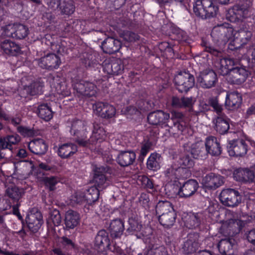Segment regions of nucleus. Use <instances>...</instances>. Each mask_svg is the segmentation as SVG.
<instances>
[{"mask_svg": "<svg viewBox=\"0 0 255 255\" xmlns=\"http://www.w3.org/2000/svg\"><path fill=\"white\" fill-rule=\"evenodd\" d=\"M224 183V178L222 176L213 173L206 175L202 180L203 186L211 190L216 189L222 186Z\"/></svg>", "mask_w": 255, "mask_h": 255, "instance_id": "15", "label": "nucleus"}, {"mask_svg": "<svg viewBox=\"0 0 255 255\" xmlns=\"http://www.w3.org/2000/svg\"><path fill=\"white\" fill-rule=\"evenodd\" d=\"M205 145L207 154L208 153L215 156H217L221 154V147L216 137L211 136L207 138Z\"/></svg>", "mask_w": 255, "mask_h": 255, "instance_id": "24", "label": "nucleus"}, {"mask_svg": "<svg viewBox=\"0 0 255 255\" xmlns=\"http://www.w3.org/2000/svg\"><path fill=\"white\" fill-rule=\"evenodd\" d=\"M161 160L160 154L157 153H151L147 161V167L150 170L156 171L160 167Z\"/></svg>", "mask_w": 255, "mask_h": 255, "instance_id": "39", "label": "nucleus"}, {"mask_svg": "<svg viewBox=\"0 0 255 255\" xmlns=\"http://www.w3.org/2000/svg\"><path fill=\"white\" fill-rule=\"evenodd\" d=\"M215 128L220 134H224L229 129V124L225 116L217 117L214 121Z\"/></svg>", "mask_w": 255, "mask_h": 255, "instance_id": "37", "label": "nucleus"}, {"mask_svg": "<svg viewBox=\"0 0 255 255\" xmlns=\"http://www.w3.org/2000/svg\"><path fill=\"white\" fill-rule=\"evenodd\" d=\"M17 130L24 136H30L32 135L33 133L31 129L22 127H18L17 128Z\"/></svg>", "mask_w": 255, "mask_h": 255, "instance_id": "60", "label": "nucleus"}, {"mask_svg": "<svg viewBox=\"0 0 255 255\" xmlns=\"http://www.w3.org/2000/svg\"><path fill=\"white\" fill-rule=\"evenodd\" d=\"M95 186L99 190L106 188L110 184V181L106 175L105 169L103 167L97 168L95 170L93 177Z\"/></svg>", "mask_w": 255, "mask_h": 255, "instance_id": "16", "label": "nucleus"}, {"mask_svg": "<svg viewBox=\"0 0 255 255\" xmlns=\"http://www.w3.org/2000/svg\"><path fill=\"white\" fill-rule=\"evenodd\" d=\"M234 35H235V40L239 39L243 44L248 42L252 36V32L247 28H241L239 31H234Z\"/></svg>", "mask_w": 255, "mask_h": 255, "instance_id": "44", "label": "nucleus"}, {"mask_svg": "<svg viewBox=\"0 0 255 255\" xmlns=\"http://www.w3.org/2000/svg\"><path fill=\"white\" fill-rule=\"evenodd\" d=\"M86 193L84 191H77L71 196V203L73 204L86 203Z\"/></svg>", "mask_w": 255, "mask_h": 255, "instance_id": "53", "label": "nucleus"}, {"mask_svg": "<svg viewBox=\"0 0 255 255\" xmlns=\"http://www.w3.org/2000/svg\"><path fill=\"white\" fill-rule=\"evenodd\" d=\"M156 214L159 215L163 214H167L169 212L174 211L173 207L171 203L167 201H159L156 206Z\"/></svg>", "mask_w": 255, "mask_h": 255, "instance_id": "43", "label": "nucleus"}, {"mask_svg": "<svg viewBox=\"0 0 255 255\" xmlns=\"http://www.w3.org/2000/svg\"><path fill=\"white\" fill-rule=\"evenodd\" d=\"M121 45V42L118 40L112 37H108L103 42L102 47L105 52L112 54L118 51Z\"/></svg>", "mask_w": 255, "mask_h": 255, "instance_id": "25", "label": "nucleus"}, {"mask_svg": "<svg viewBox=\"0 0 255 255\" xmlns=\"http://www.w3.org/2000/svg\"><path fill=\"white\" fill-rule=\"evenodd\" d=\"M77 151L76 145L72 143H66L59 146L58 153L61 157L66 158L75 153Z\"/></svg>", "mask_w": 255, "mask_h": 255, "instance_id": "30", "label": "nucleus"}, {"mask_svg": "<svg viewBox=\"0 0 255 255\" xmlns=\"http://www.w3.org/2000/svg\"><path fill=\"white\" fill-rule=\"evenodd\" d=\"M92 135L89 139H87V136H85V132L83 135L79 136L78 143L82 146H89L91 144H94L96 142L101 141L105 140L106 137V133L103 127L100 125L94 123Z\"/></svg>", "mask_w": 255, "mask_h": 255, "instance_id": "2", "label": "nucleus"}, {"mask_svg": "<svg viewBox=\"0 0 255 255\" xmlns=\"http://www.w3.org/2000/svg\"><path fill=\"white\" fill-rule=\"evenodd\" d=\"M3 34L18 39L24 38L28 33V29L21 24H8L3 28Z\"/></svg>", "mask_w": 255, "mask_h": 255, "instance_id": "7", "label": "nucleus"}, {"mask_svg": "<svg viewBox=\"0 0 255 255\" xmlns=\"http://www.w3.org/2000/svg\"><path fill=\"white\" fill-rule=\"evenodd\" d=\"M38 116L45 121H49L53 118V112L47 104H42L37 108Z\"/></svg>", "mask_w": 255, "mask_h": 255, "instance_id": "40", "label": "nucleus"}, {"mask_svg": "<svg viewBox=\"0 0 255 255\" xmlns=\"http://www.w3.org/2000/svg\"><path fill=\"white\" fill-rule=\"evenodd\" d=\"M135 157V154L133 151H122L117 157V161L122 166H128L133 163Z\"/></svg>", "mask_w": 255, "mask_h": 255, "instance_id": "26", "label": "nucleus"}, {"mask_svg": "<svg viewBox=\"0 0 255 255\" xmlns=\"http://www.w3.org/2000/svg\"><path fill=\"white\" fill-rule=\"evenodd\" d=\"M79 214L73 210H68L65 213V224L67 228L73 229L76 227L79 222Z\"/></svg>", "mask_w": 255, "mask_h": 255, "instance_id": "32", "label": "nucleus"}, {"mask_svg": "<svg viewBox=\"0 0 255 255\" xmlns=\"http://www.w3.org/2000/svg\"><path fill=\"white\" fill-rule=\"evenodd\" d=\"M196 101L195 98L183 97L182 98V108L191 109Z\"/></svg>", "mask_w": 255, "mask_h": 255, "instance_id": "56", "label": "nucleus"}, {"mask_svg": "<svg viewBox=\"0 0 255 255\" xmlns=\"http://www.w3.org/2000/svg\"><path fill=\"white\" fill-rule=\"evenodd\" d=\"M193 10L197 16L206 18L215 15L218 7L213 4L212 0H197L194 5Z\"/></svg>", "mask_w": 255, "mask_h": 255, "instance_id": "1", "label": "nucleus"}, {"mask_svg": "<svg viewBox=\"0 0 255 255\" xmlns=\"http://www.w3.org/2000/svg\"><path fill=\"white\" fill-rule=\"evenodd\" d=\"M139 202L144 206L147 205L149 202V198L146 194H141L139 199Z\"/></svg>", "mask_w": 255, "mask_h": 255, "instance_id": "63", "label": "nucleus"}, {"mask_svg": "<svg viewBox=\"0 0 255 255\" xmlns=\"http://www.w3.org/2000/svg\"><path fill=\"white\" fill-rule=\"evenodd\" d=\"M10 179H7L5 186V196L10 198L13 201L17 202L24 194V190L22 188H19L14 184H8Z\"/></svg>", "mask_w": 255, "mask_h": 255, "instance_id": "18", "label": "nucleus"}, {"mask_svg": "<svg viewBox=\"0 0 255 255\" xmlns=\"http://www.w3.org/2000/svg\"><path fill=\"white\" fill-rule=\"evenodd\" d=\"M200 220L198 214L187 215L184 220L185 225L189 229H193L199 225Z\"/></svg>", "mask_w": 255, "mask_h": 255, "instance_id": "45", "label": "nucleus"}, {"mask_svg": "<svg viewBox=\"0 0 255 255\" xmlns=\"http://www.w3.org/2000/svg\"><path fill=\"white\" fill-rule=\"evenodd\" d=\"M210 103L212 107L214 108L217 114L219 115L218 117L223 116L222 112L223 108L219 104L218 101L215 99H211L210 100Z\"/></svg>", "mask_w": 255, "mask_h": 255, "instance_id": "59", "label": "nucleus"}, {"mask_svg": "<svg viewBox=\"0 0 255 255\" xmlns=\"http://www.w3.org/2000/svg\"><path fill=\"white\" fill-rule=\"evenodd\" d=\"M249 75V72L244 68H234L227 76V80L233 84L244 83Z\"/></svg>", "mask_w": 255, "mask_h": 255, "instance_id": "14", "label": "nucleus"}, {"mask_svg": "<svg viewBox=\"0 0 255 255\" xmlns=\"http://www.w3.org/2000/svg\"><path fill=\"white\" fill-rule=\"evenodd\" d=\"M194 76L186 71L180 72L174 78V83L177 90L182 93L187 92L194 85Z\"/></svg>", "mask_w": 255, "mask_h": 255, "instance_id": "4", "label": "nucleus"}, {"mask_svg": "<svg viewBox=\"0 0 255 255\" xmlns=\"http://www.w3.org/2000/svg\"><path fill=\"white\" fill-rule=\"evenodd\" d=\"M85 126V122L81 120H75L72 123L70 132L71 134L77 136L76 139L77 143L79 136L83 135L84 132H85V136H87Z\"/></svg>", "mask_w": 255, "mask_h": 255, "instance_id": "34", "label": "nucleus"}, {"mask_svg": "<svg viewBox=\"0 0 255 255\" xmlns=\"http://www.w3.org/2000/svg\"><path fill=\"white\" fill-rule=\"evenodd\" d=\"M29 149L36 154H43L46 152L47 149V145L42 139H36L28 144Z\"/></svg>", "mask_w": 255, "mask_h": 255, "instance_id": "27", "label": "nucleus"}, {"mask_svg": "<svg viewBox=\"0 0 255 255\" xmlns=\"http://www.w3.org/2000/svg\"><path fill=\"white\" fill-rule=\"evenodd\" d=\"M0 46L3 52L7 55H15L20 51L18 45L8 40H5L1 42Z\"/></svg>", "mask_w": 255, "mask_h": 255, "instance_id": "31", "label": "nucleus"}, {"mask_svg": "<svg viewBox=\"0 0 255 255\" xmlns=\"http://www.w3.org/2000/svg\"><path fill=\"white\" fill-rule=\"evenodd\" d=\"M100 190L96 187H91L85 192L86 203L92 204L99 198Z\"/></svg>", "mask_w": 255, "mask_h": 255, "instance_id": "46", "label": "nucleus"}, {"mask_svg": "<svg viewBox=\"0 0 255 255\" xmlns=\"http://www.w3.org/2000/svg\"><path fill=\"white\" fill-rule=\"evenodd\" d=\"M57 6L62 14L70 15L75 11V6L72 0H58Z\"/></svg>", "mask_w": 255, "mask_h": 255, "instance_id": "35", "label": "nucleus"}, {"mask_svg": "<svg viewBox=\"0 0 255 255\" xmlns=\"http://www.w3.org/2000/svg\"><path fill=\"white\" fill-rule=\"evenodd\" d=\"M242 102L241 94L237 92H232L227 95L225 106L229 110H234L240 107Z\"/></svg>", "mask_w": 255, "mask_h": 255, "instance_id": "20", "label": "nucleus"}, {"mask_svg": "<svg viewBox=\"0 0 255 255\" xmlns=\"http://www.w3.org/2000/svg\"><path fill=\"white\" fill-rule=\"evenodd\" d=\"M235 65V62L233 59L230 58H223L216 63L218 72L222 75H228L232 69L233 66Z\"/></svg>", "mask_w": 255, "mask_h": 255, "instance_id": "21", "label": "nucleus"}, {"mask_svg": "<svg viewBox=\"0 0 255 255\" xmlns=\"http://www.w3.org/2000/svg\"><path fill=\"white\" fill-rule=\"evenodd\" d=\"M50 220L54 226H59L62 221L61 217L59 211L57 210H53L50 212Z\"/></svg>", "mask_w": 255, "mask_h": 255, "instance_id": "55", "label": "nucleus"}, {"mask_svg": "<svg viewBox=\"0 0 255 255\" xmlns=\"http://www.w3.org/2000/svg\"><path fill=\"white\" fill-rule=\"evenodd\" d=\"M26 222L29 230L33 232H36L43 223L42 215L37 209L33 208L27 215Z\"/></svg>", "mask_w": 255, "mask_h": 255, "instance_id": "10", "label": "nucleus"}, {"mask_svg": "<svg viewBox=\"0 0 255 255\" xmlns=\"http://www.w3.org/2000/svg\"><path fill=\"white\" fill-rule=\"evenodd\" d=\"M234 32V30L232 28L220 25L214 27L211 36L215 41L225 43L229 40L232 42L235 40Z\"/></svg>", "mask_w": 255, "mask_h": 255, "instance_id": "3", "label": "nucleus"}, {"mask_svg": "<svg viewBox=\"0 0 255 255\" xmlns=\"http://www.w3.org/2000/svg\"><path fill=\"white\" fill-rule=\"evenodd\" d=\"M247 239L249 242L255 245V229L249 232L247 235Z\"/></svg>", "mask_w": 255, "mask_h": 255, "instance_id": "64", "label": "nucleus"}, {"mask_svg": "<svg viewBox=\"0 0 255 255\" xmlns=\"http://www.w3.org/2000/svg\"><path fill=\"white\" fill-rule=\"evenodd\" d=\"M198 247L197 242L194 239L189 238L183 244V252L185 254H191L194 253Z\"/></svg>", "mask_w": 255, "mask_h": 255, "instance_id": "47", "label": "nucleus"}, {"mask_svg": "<svg viewBox=\"0 0 255 255\" xmlns=\"http://www.w3.org/2000/svg\"><path fill=\"white\" fill-rule=\"evenodd\" d=\"M150 144L149 143H145L144 144L141 148L140 154L142 156H145L147 153L149 151L150 148Z\"/></svg>", "mask_w": 255, "mask_h": 255, "instance_id": "61", "label": "nucleus"}, {"mask_svg": "<svg viewBox=\"0 0 255 255\" xmlns=\"http://www.w3.org/2000/svg\"><path fill=\"white\" fill-rule=\"evenodd\" d=\"M123 37L125 40L128 42H135L139 38L138 35L130 31L124 32Z\"/></svg>", "mask_w": 255, "mask_h": 255, "instance_id": "57", "label": "nucleus"}, {"mask_svg": "<svg viewBox=\"0 0 255 255\" xmlns=\"http://www.w3.org/2000/svg\"><path fill=\"white\" fill-rule=\"evenodd\" d=\"M248 150V145L243 139H234L229 142L228 152L230 156H243Z\"/></svg>", "mask_w": 255, "mask_h": 255, "instance_id": "11", "label": "nucleus"}, {"mask_svg": "<svg viewBox=\"0 0 255 255\" xmlns=\"http://www.w3.org/2000/svg\"><path fill=\"white\" fill-rule=\"evenodd\" d=\"M93 108L96 114L103 118H112L115 116L116 113V109L114 106L103 102L96 103Z\"/></svg>", "mask_w": 255, "mask_h": 255, "instance_id": "13", "label": "nucleus"}, {"mask_svg": "<svg viewBox=\"0 0 255 255\" xmlns=\"http://www.w3.org/2000/svg\"><path fill=\"white\" fill-rule=\"evenodd\" d=\"M20 140V137L17 134L7 135L3 138L0 139V149L8 148L11 149L12 145L17 144Z\"/></svg>", "mask_w": 255, "mask_h": 255, "instance_id": "38", "label": "nucleus"}, {"mask_svg": "<svg viewBox=\"0 0 255 255\" xmlns=\"http://www.w3.org/2000/svg\"><path fill=\"white\" fill-rule=\"evenodd\" d=\"M205 144L202 141L193 144L191 147V153L195 158H205L207 154L204 148Z\"/></svg>", "mask_w": 255, "mask_h": 255, "instance_id": "36", "label": "nucleus"}, {"mask_svg": "<svg viewBox=\"0 0 255 255\" xmlns=\"http://www.w3.org/2000/svg\"><path fill=\"white\" fill-rule=\"evenodd\" d=\"M233 241L229 239L221 240L218 245L219 251L222 254L229 252L233 247Z\"/></svg>", "mask_w": 255, "mask_h": 255, "instance_id": "51", "label": "nucleus"}, {"mask_svg": "<svg viewBox=\"0 0 255 255\" xmlns=\"http://www.w3.org/2000/svg\"><path fill=\"white\" fill-rule=\"evenodd\" d=\"M249 9L243 5H235L228 12V18L232 22L242 20L247 17Z\"/></svg>", "mask_w": 255, "mask_h": 255, "instance_id": "17", "label": "nucleus"}, {"mask_svg": "<svg viewBox=\"0 0 255 255\" xmlns=\"http://www.w3.org/2000/svg\"><path fill=\"white\" fill-rule=\"evenodd\" d=\"M45 186L50 191H54L56 189V185L60 182V179L57 176L46 177L43 179Z\"/></svg>", "mask_w": 255, "mask_h": 255, "instance_id": "52", "label": "nucleus"}, {"mask_svg": "<svg viewBox=\"0 0 255 255\" xmlns=\"http://www.w3.org/2000/svg\"><path fill=\"white\" fill-rule=\"evenodd\" d=\"M176 214L174 210L169 212L167 214L159 215L158 220L160 224L165 227H170L172 226L175 221Z\"/></svg>", "mask_w": 255, "mask_h": 255, "instance_id": "42", "label": "nucleus"}, {"mask_svg": "<svg viewBox=\"0 0 255 255\" xmlns=\"http://www.w3.org/2000/svg\"><path fill=\"white\" fill-rule=\"evenodd\" d=\"M170 119V115L167 113L159 110L150 113L147 120L150 124L159 125L162 127H170L167 124Z\"/></svg>", "mask_w": 255, "mask_h": 255, "instance_id": "12", "label": "nucleus"}, {"mask_svg": "<svg viewBox=\"0 0 255 255\" xmlns=\"http://www.w3.org/2000/svg\"><path fill=\"white\" fill-rule=\"evenodd\" d=\"M73 86L76 94L79 97L89 98L95 96L97 93V87L92 82L80 81Z\"/></svg>", "mask_w": 255, "mask_h": 255, "instance_id": "5", "label": "nucleus"}, {"mask_svg": "<svg viewBox=\"0 0 255 255\" xmlns=\"http://www.w3.org/2000/svg\"><path fill=\"white\" fill-rule=\"evenodd\" d=\"M171 120L173 122V126H170L169 131L172 133H176L182 131L184 129V126L180 123L182 119L183 115L179 112L173 111L171 112Z\"/></svg>", "mask_w": 255, "mask_h": 255, "instance_id": "28", "label": "nucleus"}, {"mask_svg": "<svg viewBox=\"0 0 255 255\" xmlns=\"http://www.w3.org/2000/svg\"><path fill=\"white\" fill-rule=\"evenodd\" d=\"M184 170L182 168H179L177 165L175 167L173 165L170 166L165 171V175L171 178H178L181 177V173L183 172Z\"/></svg>", "mask_w": 255, "mask_h": 255, "instance_id": "50", "label": "nucleus"}, {"mask_svg": "<svg viewBox=\"0 0 255 255\" xmlns=\"http://www.w3.org/2000/svg\"><path fill=\"white\" fill-rule=\"evenodd\" d=\"M95 245L99 247L109 245L108 233L105 230H102L98 232L95 238Z\"/></svg>", "mask_w": 255, "mask_h": 255, "instance_id": "48", "label": "nucleus"}, {"mask_svg": "<svg viewBox=\"0 0 255 255\" xmlns=\"http://www.w3.org/2000/svg\"><path fill=\"white\" fill-rule=\"evenodd\" d=\"M124 229V223L120 219L112 221L109 227L111 236L115 238H119L122 235Z\"/></svg>", "mask_w": 255, "mask_h": 255, "instance_id": "33", "label": "nucleus"}, {"mask_svg": "<svg viewBox=\"0 0 255 255\" xmlns=\"http://www.w3.org/2000/svg\"><path fill=\"white\" fill-rule=\"evenodd\" d=\"M172 105L175 108H182V98L179 99L173 97L172 99Z\"/></svg>", "mask_w": 255, "mask_h": 255, "instance_id": "62", "label": "nucleus"}, {"mask_svg": "<svg viewBox=\"0 0 255 255\" xmlns=\"http://www.w3.org/2000/svg\"><path fill=\"white\" fill-rule=\"evenodd\" d=\"M220 200L225 206L234 207L241 202L242 196L240 193L233 189H225L220 193Z\"/></svg>", "mask_w": 255, "mask_h": 255, "instance_id": "6", "label": "nucleus"}, {"mask_svg": "<svg viewBox=\"0 0 255 255\" xmlns=\"http://www.w3.org/2000/svg\"><path fill=\"white\" fill-rule=\"evenodd\" d=\"M129 227L127 229V232L133 234L140 233V236H143L142 232V225L141 222L137 219L130 218L128 220Z\"/></svg>", "mask_w": 255, "mask_h": 255, "instance_id": "41", "label": "nucleus"}, {"mask_svg": "<svg viewBox=\"0 0 255 255\" xmlns=\"http://www.w3.org/2000/svg\"><path fill=\"white\" fill-rule=\"evenodd\" d=\"M43 85L39 82H34L28 88L27 91L31 95L40 94L42 91Z\"/></svg>", "mask_w": 255, "mask_h": 255, "instance_id": "54", "label": "nucleus"}, {"mask_svg": "<svg viewBox=\"0 0 255 255\" xmlns=\"http://www.w3.org/2000/svg\"><path fill=\"white\" fill-rule=\"evenodd\" d=\"M199 85L203 88L209 89L214 87L217 82L216 74L212 70L202 71L197 77Z\"/></svg>", "mask_w": 255, "mask_h": 255, "instance_id": "9", "label": "nucleus"}, {"mask_svg": "<svg viewBox=\"0 0 255 255\" xmlns=\"http://www.w3.org/2000/svg\"><path fill=\"white\" fill-rule=\"evenodd\" d=\"M104 70L109 74L118 75L123 69V65L120 60H114L111 62L106 61L103 64Z\"/></svg>", "mask_w": 255, "mask_h": 255, "instance_id": "23", "label": "nucleus"}, {"mask_svg": "<svg viewBox=\"0 0 255 255\" xmlns=\"http://www.w3.org/2000/svg\"><path fill=\"white\" fill-rule=\"evenodd\" d=\"M177 162L178 163L177 165L178 167L182 168L184 171V168H191L194 164L193 160L187 155L181 157Z\"/></svg>", "mask_w": 255, "mask_h": 255, "instance_id": "49", "label": "nucleus"}, {"mask_svg": "<svg viewBox=\"0 0 255 255\" xmlns=\"http://www.w3.org/2000/svg\"><path fill=\"white\" fill-rule=\"evenodd\" d=\"M203 45L205 47V50L212 55L216 56H220L222 54V52L220 50L211 46L207 42H204Z\"/></svg>", "mask_w": 255, "mask_h": 255, "instance_id": "58", "label": "nucleus"}, {"mask_svg": "<svg viewBox=\"0 0 255 255\" xmlns=\"http://www.w3.org/2000/svg\"><path fill=\"white\" fill-rule=\"evenodd\" d=\"M234 177L238 181L252 182L255 178V173L248 169H238L234 171Z\"/></svg>", "mask_w": 255, "mask_h": 255, "instance_id": "22", "label": "nucleus"}, {"mask_svg": "<svg viewBox=\"0 0 255 255\" xmlns=\"http://www.w3.org/2000/svg\"><path fill=\"white\" fill-rule=\"evenodd\" d=\"M198 187V183L195 180H189L181 187L178 194L181 197H189L196 192Z\"/></svg>", "mask_w": 255, "mask_h": 255, "instance_id": "19", "label": "nucleus"}, {"mask_svg": "<svg viewBox=\"0 0 255 255\" xmlns=\"http://www.w3.org/2000/svg\"><path fill=\"white\" fill-rule=\"evenodd\" d=\"M53 86L56 92L62 96H67L70 95L69 88L67 86L65 80L59 77H55L53 79Z\"/></svg>", "mask_w": 255, "mask_h": 255, "instance_id": "29", "label": "nucleus"}, {"mask_svg": "<svg viewBox=\"0 0 255 255\" xmlns=\"http://www.w3.org/2000/svg\"><path fill=\"white\" fill-rule=\"evenodd\" d=\"M35 61L41 68L49 70L57 69L61 63L59 57L53 53L48 54Z\"/></svg>", "mask_w": 255, "mask_h": 255, "instance_id": "8", "label": "nucleus"}]
</instances>
